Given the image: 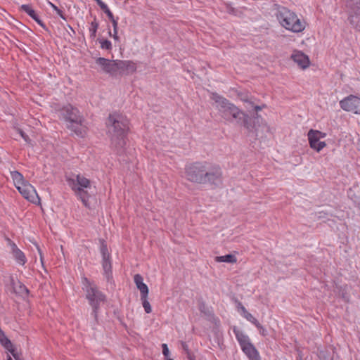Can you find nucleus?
Here are the masks:
<instances>
[{
	"mask_svg": "<svg viewBox=\"0 0 360 360\" xmlns=\"http://www.w3.org/2000/svg\"><path fill=\"white\" fill-rule=\"evenodd\" d=\"M98 26H99V24L96 20V18L94 17V20L91 22V27H89L91 39H95Z\"/></svg>",
	"mask_w": 360,
	"mask_h": 360,
	"instance_id": "cd10ccee",
	"label": "nucleus"
},
{
	"mask_svg": "<svg viewBox=\"0 0 360 360\" xmlns=\"http://www.w3.org/2000/svg\"><path fill=\"white\" fill-rule=\"evenodd\" d=\"M19 133L25 141H28V140L30 139L29 136L22 130L19 129Z\"/></svg>",
	"mask_w": 360,
	"mask_h": 360,
	"instance_id": "79ce46f5",
	"label": "nucleus"
},
{
	"mask_svg": "<svg viewBox=\"0 0 360 360\" xmlns=\"http://www.w3.org/2000/svg\"><path fill=\"white\" fill-rule=\"evenodd\" d=\"M252 107L254 108L256 112H257V111H259V110H262V109H263L264 108H265V107H266V105H261V106H260V105H253V106H252Z\"/></svg>",
	"mask_w": 360,
	"mask_h": 360,
	"instance_id": "8fccbe9b",
	"label": "nucleus"
},
{
	"mask_svg": "<svg viewBox=\"0 0 360 360\" xmlns=\"http://www.w3.org/2000/svg\"><path fill=\"white\" fill-rule=\"evenodd\" d=\"M0 343L1 345L8 351L11 348L14 347L11 341L7 338L5 333L0 328Z\"/></svg>",
	"mask_w": 360,
	"mask_h": 360,
	"instance_id": "4be33fe9",
	"label": "nucleus"
},
{
	"mask_svg": "<svg viewBox=\"0 0 360 360\" xmlns=\"http://www.w3.org/2000/svg\"><path fill=\"white\" fill-rule=\"evenodd\" d=\"M317 135L319 136L318 137H319V139L321 138H324L326 136V133H323L322 131H320V134H317Z\"/></svg>",
	"mask_w": 360,
	"mask_h": 360,
	"instance_id": "864d4df0",
	"label": "nucleus"
},
{
	"mask_svg": "<svg viewBox=\"0 0 360 360\" xmlns=\"http://www.w3.org/2000/svg\"><path fill=\"white\" fill-rule=\"evenodd\" d=\"M259 333L262 336H266L268 335L267 330L262 326V328H258Z\"/></svg>",
	"mask_w": 360,
	"mask_h": 360,
	"instance_id": "a18cd8bd",
	"label": "nucleus"
},
{
	"mask_svg": "<svg viewBox=\"0 0 360 360\" xmlns=\"http://www.w3.org/2000/svg\"><path fill=\"white\" fill-rule=\"evenodd\" d=\"M251 323H252V324H254V325L256 326V328H257V329H258V328H262V325H261V324H260V323L257 320V319H256V318H254V319H252V321H251Z\"/></svg>",
	"mask_w": 360,
	"mask_h": 360,
	"instance_id": "37998d69",
	"label": "nucleus"
},
{
	"mask_svg": "<svg viewBox=\"0 0 360 360\" xmlns=\"http://www.w3.org/2000/svg\"><path fill=\"white\" fill-rule=\"evenodd\" d=\"M134 281L136 288L140 290L141 297H148V288L146 283H143V278L141 275L137 274L134 276Z\"/></svg>",
	"mask_w": 360,
	"mask_h": 360,
	"instance_id": "dca6fc26",
	"label": "nucleus"
},
{
	"mask_svg": "<svg viewBox=\"0 0 360 360\" xmlns=\"http://www.w3.org/2000/svg\"><path fill=\"white\" fill-rule=\"evenodd\" d=\"M245 355L248 357L249 360H261L259 354L255 347L250 344L241 349Z\"/></svg>",
	"mask_w": 360,
	"mask_h": 360,
	"instance_id": "a211bd4d",
	"label": "nucleus"
},
{
	"mask_svg": "<svg viewBox=\"0 0 360 360\" xmlns=\"http://www.w3.org/2000/svg\"><path fill=\"white\" fill-rule=\"evenodd\" d=\"M165 359H166V360H174L173 359L169 358V357L165 358Z\"/></svg>",
	"mask_w": 360,
	"mask_h": 360,
	"instance_id": "680f3d73",
	"label": "nucleus"
},
{
	"mask_svg": "<svg viewBox=\"0 0 360 360\" xmlns=\"http://www.w3.org/2000/svg\"><path fill=\"white\" fill-rule=\"evenodd\" d=\"M7 360H13V359H12V358L9 355H8Z\"/></svg>",
	"mask_w": 360,
	"mask_h": 360,
	"instance_id": "052dcab7",
	"label": "nucleus"
},
{
	"mask_svg": "<svg viewBox=\"0 0 360 360\" xmlns=\"http://www.w3.org/2000/svg\"><path fill=\"white\" fill-rule=\"evenodd\" d=\"M211 99L216 103V108L218 110L219 116L226 120L228 117L238 108L236 105L231 103L227 98L218 94L212 93Z\"/></svg>",
	"mask_w": 360,
	"mask_h": 360,
	"instance_id": "0eeeda50",
	"label": "nucleus"
},
{
	"mask_svg": "<svg viewBox=\"0 0 360 360\" xmlns=\"http://www.w3.org/2000/svg\"><path fill=\"white\" fill-rule=\"evenodd\" d=\"M56 12L62 19H63L65 20H66V17L62 10L58 8V10Z\"/></svg>",
	"mask_w": 360,
	"mask_h": 360,
	"instance_id": "49530a36",
	"label": "nucleus"
},
{
	"mask_svg": "<svg viewBox=\"0 0 360 360\" xmlns=\"http://www.w3.org/2000/svg\"><path fill=\"white\" fill-rule=\"evenodd\" d=\"M129 124L127 117L122 114L115 112L109 115L107 124L110 127L111 146L119 155L124 152Z\"/></svg>",
	"mask_w": 360,
	"mask_h": 360,
	"instance_id": "f03ea898",
	"label": "nucleus"
},
{
	"mask_svg": "<svg viewBox=\"0 0 360 360\" xmlns=\"http://www.w3.org/2000/svg\"><path fill=\"white\" fill-rule=\"evenodd\" d=\"M251 323H252V324H254V325L256 326V328H257V329H258V328H262V325H261V324H260V323L257 320V319H256V318H254V319H252V321H251Z\"/></svg>",
	"mask_w": 360,
	"mask_h": 360,
	"instance_id": "c03bdc74",
	"label": "nucleus"
},
{
	"mask_svg": "<svg viewBox=\"0 0 360 360\" xmlns=\"http://www.w3.org/2000/svg\"><path fill=\"white\" fill-rule=\"evenodd\" d=\"M181 348L184 352V354H186L188 352L191 351L189 349H188V345L186 344V342H184V341H181Z\"/></svg>",
	"mask_w": 360,
	"mask_h": 360,
	"instance_id": "58836bf2",
	"label": "nucleus"
},
{
	"mask_svg": "<svg viewBox=\"0 0 360 360\" xmlns=\"http://www.w3.org/2000/svg\"><path fill=\"white\" fill-rule=\"evenodd\" d=\"M108 18H109V20L111 21L112 24V27H113V30H117V19H115L114 18V15L112 13H111V16H108Z\"/></svg>",
	"mask_w": 360,
	"mask_h": 360,
	"instance_id": "c9c22d12",
	"label": "nucleus"
},
{
	"mask_svg": "<svg viewBox=\"0 0 360 360\" xmlns=\"http://www.w3.org/2000/svg\"><path fill=\"white\" fill-rule=\"evenodd\" d=\"M255 317L250 314V315L248 316V317L246 318V319L251 322V321H252V319H254Z\"/></svg>",
	"mask_w": 360,
	"mask_h": 360,
	"instance_id": "5fc2aeb1",
	"label": "nucleus"
},
{
	"mask_svg": "<svg viewBox=\"0 0 360 360\" xmlns=\"http://www.w3.org/2000/svg\"><path fill=\"white\" fill-rule=\"evenodd\" d=\"M11 176L16 188L27 182V181L25 180L23 175L18 171L11 172Z\"/></svg>",
	"mask_w": 360,
	"mask_h": 360,
	"instance_id": "412c9836",
	"label": "nucleus"
},
{
	"mask_svg": "<svg viewBox=\"0 0 360 360\" xmlns=\"http://www.w3.org/2000/svg\"><path fill=\"white\" fill-rule=\"evenodd\" d=\"M198 309L200 313L203 314L205 316L207 317L213 316V313L210 309L207 307L205 302H200L198 304Z\"/></svg>",
	"mask_w": 360,
	"mask_h": 360,
	"instance_id": "a878e982",
	"label": "nucleus"
},
{
	"mask_svg": "<svg viewBox=\"0 0 360 360\" xmlns=\"http://www.w3.org/2000/svg\"><path fill=\"white\" fill-rule=\"evenodd\" d=\"M291 58L302 69L308 68L310 63L308 56L302 51H294Z\"/></svg>",
	"mask_w": 360,
	"mask_h": 360,
	"instance_id": "ddd939ff",
	"label": "nucleus"
},
{
	"mask_svg": "<svg viewBox=\"0 0 360 360\" xmlns=\"http://www.w3.org/2000/svg\"><path fill=\"white\" fill-rule=\"evenodd\" d=\"M68 186L75 192L76 196L81 200L86 207H89V200L90 195L87 189L91 188L89 179L80 174H72L70 176L66 177Z\"/></svg>",
	"mask_w": 360,
	"mask_h": 360,
	"instance_id": "423d86ee",
	"label": "nucleus"
},
{
	"mask_svg": "<svg viewBox=\"0 0 360 360\" xmlns=\"http://www.w3.org/2000/svg\"><path fill=\"white\" fill-rule=\"evenodd\" d=\"M34 20L39 25L41 26L42 28H44V30H46V25L44 23V22L39 18V17L37 15L35 19H34Z\"/></svg>",
	"mask_w": 360,
	"mask_h": 360,
	"instance_id": "4c0bfd02",
	"label": "nucleus"
},
{
	"mask_svg": "<svg viewBox=\"0 0 360 360\" xmlns=\"http://www.w3.org/2000/svg\"><path fill=\"white\" fill-rule=\"evenodd\" d=\"M112 37L114 38L115 40H119L118 35H112Z\"/></svg>",
	"mask_w": 360,
	"mask_h": 360,
	"instance_id": "13d9d810",
	"label": "nucleus"
},
{
	"mask_svg": "<svg viewBox=\"0 0 360 360\" xmlns=\"http://www.w3.org/2000/svg\"><path fill=\"white\" fill-rule=\"evenodd\" d=\"M96 4L99 6L101 9L107 15V16H111V13H112L108 6L101 0H94Z\"/></svg>",
	"mask_w": 360,
	"mask_h": 360,
	"instance_id": "c756f323",
	"label": "nucleus"
},
{
	"mask_svg": "<svg viewBox=\"0 0 360 360\" xmlns=\"http://www.w3.org/2000/svg\"><path fill=\"white\" fill-rule=\"evenodd\" d=\"M20 194L27 200L34 203L36 199L39 200L34 187L28 181L16 188Z\"/></svg>",
	"mask_w": 360,
	"mask_h": 360,
	"instance_id": "9b49d317",
	"label": "nucleus"
},
{
	"mask_svg": "<svg viewBox=\"0 0 360 360\" xmlns=\"http://www.w3.org/2000/svg\"><path fill=\"white\" fill-rule=\"evenodd\" d=\"M185 354L188 360H195V356L191 351L188 352Z\"/></svg>",
	"mask_w": 360,
	"mask_h": 360,
	"instance_id": "ea45409f",
	"label": "nucleus"
},
{
	"mask_svg": "<svg viewBox=\"0 0 360 360\" xmlns=\"http://www.w3.org/2000/svg\"><path fill=\"white\" fill-rule=\"evenodd\" d=\"M238 309H240V305H238Z\"/></svg>",
	"mask_w": 360,
	"mask_h": 360,
	"instance_id": "0e129e2a",
	"label": "nucleus"
},
{
	"mask_svg": "<svg viewBox=\"0 0 360 360\" xmlns=\"http://www.w3.org/2000/svg\"><path fill=\"white\" fill-rule=\"evenodd\" d=\"M246 113L245 112L237 108L225 121L229 122L236 121V124L240 125Z\"/></svg>",
	"mask_w": 360,
	"mask_h": 360,
	"instance_id": "6ab92c4d",
	"label": "nucleus"
},
{
	"mask_svg": "<svg viewBox=\"0 0 360 360\" xmlns=\"http://www.w3.org/2000/svg\"><path fill=\"white\" fill-rule=\"evenodd\" d=\"M162 354L165 356V358H167V357H169V348L167 347V344H162Z\"/></svg>",
	"mask_w": 360,
	"mask_h": 360,
	"instance_id": "e433bc0d",
	"label": "nucleus"
},
{
	"mask_svg": "<svg viewBox=\"0 0 360 360\" xmlns=\"http://www.w3.org/2000/svg\"><path fill=\"white\" fill-rule=\"evenodd\" d=\"M116 76L129 75L136 71V64L132 60H117L116 63Z\"/></svg>",
	"mask_w": 360,
	"mask_h": 360,
	"instance_id": "1a4fd4ad",
	"label": "nucleus"
},
{
	"mask_svg": "<svg viewBox=\"0 0 360 360\" xmlns=\"http://www.w3.org/2000/svg\"><path fill=\"white\" fill-rule=\"evenodd\" d=\"M326 143L324 141H319L315 148H311L316 152H320L324 147H326Z\"/></svg>",
	"mask_w": 360,
	"mask_h": 360,
	"instance_id": "f704fd0d",
	"label": "nucleus"
},
{
	"mask_svg": "<svg viewBox=\"0 0 360 360\" xmlns=\"http://www.w3.org/2000/svg\"><path fill=\"white\" fill-rule=\"evenodd\" d=\"M340 105L345 111L352 112L355 114L360 113V98L349 95L340 101Z\"/></svg>",
	"mask_w": 360,
	"mask_h": 360,
	"instance_id": "6e6552de",
	"label": "nucleus"
},
{
	"mask_svg": "<svg viewBox=\"0 0 360 360\" xmlns=\"http://www.w3.org/2000/svg\"><path fill=\"white\" fill-rule=\"evenodd\" d=\"M238 96L242 101L247 103L250 106H253V103L249 100L248 95L238 94Z\"/></svg>",
	"mask_w": 360,
	"mask_h": 360,
	"instance_id": "473e14b6",
	"label": "nucleus"
},
{
	"mask_svg": "<svg viewBox=\"0 0 360 360\" xmlns=\"http://www.w3.org/2000/svg\"><path fill=\"white\" fill-rule=\"evenodd\" d=\"M101 44V48L104 50L110 51L112 48V43L108 39H97Z\"/></svg>",
	"mask_w": 360,
	"mask_h": 360,
	"instance_id": "c85d7f7f",
	"label": "nucleus"
},
{
	"mask_svg": "<svg viewBox=\"0 0 360 360\" xmlns=\"http://www.w3.org/2000/svg\"><path fill=\"white\" fill-rule=\"evenodd\" d=\"M116 63L117 60H110L103 57L96 59V63L101 68V71L112 77H116Z\"/></svg>",
	"mask_w": 360,
	"mask_h": 360,
	"instance_id": "9d476101",
	"label": "nucleus"
},
{
	"mask_svg": "<svg viewBox=\"0 0 360 360\" xmlns=\"http://www.w3.org/2000/svg\"><path fill=\"white\" fill-rule=\"evenodd\" d=\"M341 297L342 298L347 302H349V297H348V295L346 292H342V294H341Z\"/></svg>",
	"mask_w": 360,
	"mask_h": 360,
	"instance_id": "09e8293b",
	"label": "nucleus"
},
{
	"mask_svg": "<svg viewBox=\"0 0 360 360\" xmlns=\"http://www.w3.org/2000/svg\"><path fill=\"white\" fill-rule=\"evenodd\" d=\"M320 141L319 140L318 141H315V146H317L318 143Z\"/></svg>",
	"mask_w": 360,
	"mask_h": 360,
	"instance_id": "e2e57ef3",
	"label": "nucleus"
},
{
	"mask_svg": "<svg viewBox=\"0 0 360 360\" xmlns=\"http://www.w3.org/2000/svg\"><path fill=\"white\" fill-rule=\"evenodd\" d=\"M60 118L64 120L66 127L79 138L86 134V127L84 124V118L79 110L70 104H68L59 110Z\"/></svg>",
	"mask_w": 360,
	"mask_h": 360,
	"instance_id": "7ed1b4c3",
	"label": "nucleus"
},
{
	"mask_svg": "<svg viewBox=\"0 0 360 360\" xmlns=\"http://www.w3.org/2000/svg\"><path fill=\"white\" fill-rule=\"evenodd\" d=\"M38 249V251H39V255H40V260L41 262H43V255H42V252L41 251V250L39 249V248L38 247L37 248Z\"/></svg>",
	"mask_w": 360,
	"mask_h": 360,
	"instance_id": "6e6d98bb",
	"label": "nucleus"
},
{
	"mask_svg": "<svg viewBox=\"0 0 360 360\" xmlns=\"http://www.w3.org/2000/svg\"><path fill=\"white\" fill-rule=\"evenodd\" d=\"M82 284L84 286L83 290L86 292V299L92 308L91 315L94 316L95 322L98 323L101 304H103L106 302V296L86 277L82 278Z\"/></svg>",
	"mask_w": 360,
	"mask_h": 360,
	"instance_id": "20e7f679",
	"label": "nucleus"
},
{
	"mask_svg": "<svg viewBox=\"0 0 360 360\" xmlns=\"http://www.w3.org/2000/svg\"><path fill=\"white\" fill-rule=\"evenodd\" d=\"M259 115L256 113L255 116L251 117L247 113L243 117L240 126H243L249 133L255 132L256 129L255 120L258 119Z\"/></svg>",
	"mask_w": 360,
	"mask_h": 360,
	"instance_id": "2eb2a0df",
	"label": "nucleus"
},
{
	"mask_svg": "<svg viewBox=\"0 0 360 360\" xmlns=\"http://www.w3.org/2000/svg\"><path fill=\"white\" fill-rule=\"evenodd\" d=\"M8 241L11 248L12 254L16 262L21 265H24L27 262V259L23 252L21 251L16 244L11 239L8 238Z\"/></svg>",
	"mask_w": 360,
	"mask_h": 360,
	"instance_id": "4468645a",
	"label": "nucleus"
},
{
	"mask_svg": "<svg viewBox=\"0 0 360 360\" xmlns=\"http://www.w3.org/2000/svg\"><path fill=\"white\" fill-rule=\"evenodd\" d=\"M148 297H141V300L142 301L143 307L145 309L146 313L150 314L152 311L151 306L149 302L147 300Z\"/></svg>",
	"mask_w": 360,
	"mask_h": 360,
	"instance_id": "7c9ffc66",
	"label": "nucleus"
},
{
	"mask_svg": "<svg viewBox=\"0 0 360 360\" xmlns=\"http://www.w3.org/2000/svg\"><path fill=\"white\" fill-rule=\"evenodd\" d=\"M276 17L282 27L292 32H300L305 28V22L286 7L278 6Z\"/></svg>",
	"mask_w": 360,
	"mask_h": 360,
	"instance_id": "39448f33",
	"label": "nucleus"
},
{
	"mask_svg": "<svg viewBox=\"0 0 360 360\" xmlns=\"http://www.w3.org/2000/svg\"><path fill=\"white\" fill-rule=\"evenodd\" d=\"M250 312H248V311H245L243 314H242L244 318H245V319H246V318L248 317V315H250Z\"/></svg>",
	"mask_w": 360,
	"mask_h": 360,
	"instance_id": "4d7b16f0",
	"label": "nucleus"
},
{
	"mask_svg": "<svg viewBox=\"0 0 360 360\" xmlns=\"http://www.w3.org/2000/svg\"><path fill=\"white\" fill-rule=\"evenodd\" d=\"M227 12L229 14L236 15V9L231 6H227Z\"/></svg>",
	"mask_w": 360,
	"mask_h": 360,
	"instance_id": "a19ab883",
	"label": "nucleus"
},
{
	"mask_svg": "<svg viewBox=\"0 0 360 360\" xmlns=\"http://www.w3.org/2000/svg\"><path fill=\"white\" fill-rule=\"evenodd\" d=\"M185 178L187 181L200 185L219 187L223 182L221 167L208 161H195L186 165Z\"/></svg>",
	"mask_w": 360,
	"mask_h": 360,
	"instance_id": "f257e3e1",
	"label": "nucleus"
},
{
	"mask_svg": "<svg viewBox=\"0 0 360 360\" xmlns=\"http://www.w3.org/2000/svg\"><path fill=\"white\" fill-rule=\"evenodd\" d=\"M233 331L236 335V338L241 349H243L244 347H246L252 344L250 341L248 336L243 333L242 331H240L237 327L234 326L233 328Z\"/></svg>",
	"mask_w": 360,
	"mask_h": 360,
	"instance_id": "f3484780",
	"label": "nucleus"
},
{
	"mask_svg": "<svg viewBox=\"0 0 360 360\" xmlns=\"http://www.w3.org/2000/svg\"><path fill=\"white\" fill-rule=\"evenodd\" d=\"M317 134H320V131L310 129L308 131V140L311 148H315V141H318L319 140V137H318L319 136Z\"/></svg>",
	"mask_w": 360,
	"mask_h": 360,
	"instance_id": "5701e85b",
	"label": "nucleus"
},
{
	"mask_svg": "<svg viewBox=\"0 0 360 360\" xmlns=\"http://www.w3.org/2000/svg\"><path fill=\"white\" fill-rule=\"evenodd\" d=\"M8 352H9L12 356L14 357L15 360H22L18 352H16L15 347L11 348Z\"/></svg>",
	"mask_w": 360,
	"mask_h": 360,
	"instance_id": "72a5a7b5",
	"label": "nucleus"
},
{
	"mask_svg": "<svg viewBox=\"0 0 360 360\" xmlns=\"http://www.w3.org/2000/svg\"><path fill=\"white\" fill-rule=\"evenodd\" d=\"M20 10L26 13L33 20L38 15L35 11L32 9V6L29 4L21 5Z\"/></svg>",
	"mask_w": 360,
	"mask_h": 360,
	"instance_id": "393cba45",
	"label": "nucleus"
},
{
	"mask_svg": "<svg viewBox=\"0 0 360 360\" xmlns=\"http://www.w3.org/2000/svg\"><path fill=\"white\" fill-rule=\"evenodd\" d=\"M101 247L100 251L102 255V259L110 257V255L108 252V249L105 241L103 239H100Z\"/></svg>",
	"mask_w": 360,
	"mask_h": 360,
	"instance_id": "bb28decb",
	"label": "nucleus"
},
{
	"mask_svg": "<svg viewBox=\"0 0 360 360\" xmlns=\"http://www.w3.org/2000/svg\"><path fill=\"white\" fill-rule=\"evenodd\" d=\"M215 260L218 262H226L231 264H233L237 262L236 256L232 254H228L224 256H217L215 257Z\"/></svg>",
	"mask_w": 360,
	"mask_h": 360,
	"instance_id": "b1692460",
	"label": "nucleus"
},
{
	"mask_svg": "<svg viewBox=\"0 0 360 360\" xmlns=\"http://www.w3.org/2000/svg\"><path fill=\"white\" fill-rule=\"evenodd\" d=\"M318 356L320 360H333V357L330 356L327 350H321L319 352Z\"/></svg>",
	"mask_w": 360,
	"mask_h": 360,
	"instance_id": "2f4dec72",
	"label": "nucleus"
},
{
	"mask_svg": "<svg viewBox=\"0 0 360 360\" xmlns=\"http://www.w3.org/2000/svg\"><path fill=\"white\" fill-rule=\"evenodd\" d=\"M20 290H21L20 291L21 293L25 292L26 295H28L29 290L27 288V287L25 285H20Z\"/></svg>",
	"mask_w": 360,
	"mask_h": 360,
	"instance_id": "de8ad7c7",
	"label": "nucleus"
},
{
	"mask_svg": "<svg viewBox=\"0 0 360 360\" xmlns=\"http://www.w3.org/2000/svg\"><path fill=\"white\" fill-rule=\"evenodd\" d=\"M49 4L50 5V6L55 11H57L58 10V7L56 6L55 4H53V3L49 1L48 2Z\"/></svg>",
	"mask_w": 360,
	"mask_h": 360,
	"instance_id": "3c124183",
	"label": "nucleus"
},
{
	"mask_svg": "<svg viewBox=\"0 0 360 360\" xmlns=\"http://www.w3.org/2000/svg\"><path fill=\"white\" fill-rule=\"evenodd\" d=\"M112 35H117V30H113V34Z\"/></svg>",
	"mask_w": 360,
	"mask_h": 360,
	"instance_id": "bf43d9fd",
	"label": "nucleus"
},
{
	"mask_svg": "<svg viewBox=\"0 0 360 360\" xmlns=\"http://www.w3.org/2000/svg\"><path fill=\"white\" fill-rule=\"evenodd\" d=\"M102 266L106 279L108 282H110L112 279V263L110 257L102 259Z\"/></svg>",
	"mask_w": 360,
	"mask_h": 360,
	"instance_id": "aec40b11",
	"label": "nucleus"
},
{
	"mask_svg": "<svg viewBox=\"0 0 360 360\" xmlns=\"http://www.w3.org/2000/svg\"><path fill=\"white\" fill-rule=\"evenodd\" d=\"M238 305H240V311H241V314H243L245 311H247V309H245V307L242 304L241 302H238Z\"/></svg>",
	"mask_w": 360,
	"mask_h": 360,
	"instance_id": "603ef678",
	"label": "nucleus"
},
{
	"mask_svg": "<svg viewBox=\"0 0 360 360\" xmlns=\"http://www.w3.org/2000/svg\"><path fill=\"white\" fill-rule=\"evenodd\" d=\"M348 20L354 28L360 32V0L356 2L355 6L349 15Z\"/></svg>",
	"mask_w": 360,
	"mask_h": 360,
	"instance_id": "f8f14e48",
	"label": "nucleus"
}]
</instances>
